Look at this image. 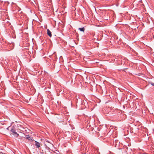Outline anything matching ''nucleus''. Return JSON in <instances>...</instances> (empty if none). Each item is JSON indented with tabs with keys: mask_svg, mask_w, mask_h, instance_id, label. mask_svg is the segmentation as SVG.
Segmentation results:
<instances>
[{
	"mask_svg": "<svg viewBox=\"0 0 154 154\" xmlns=\"http://www.w3.org/2000/svg\"><path fill=\"white\" fill-rule=\"evenodd\" d=\"M11 133L14 135V136L16 137H18L19 135V134H18L15 131L14 129L12 128L11 131Z\"/></svg>",
	"mask_w": 154,
	"mask_h": 154,
	"instance_id": "1",
	"label": "nucleus"
},
{
	"mask_svg": "<svg viewBox=\"0 0 154 154\" xmlns=\"http://www.w3.org/2000/svg\"><path fill=\"white\" fill-rule=\"evenodd\" d=\"M35 145L36 146V147L38 148H39L40 147V144L38 142L36 141H35Z\"/></svg>",
	"mask_w": 154,
	"mask_h": 154,
	"instance_id": "2",
	"label": "nucleus"
},
{
	"mask_svg": "<svg viewBox=\"0 0 154 154\" xmlns=\"http://www.w3.org/2000/svg\"><path fill=\"white\" fill-rule=\"evenodd\" d=\"M47 34L48 35H49L50 37L52 36V34L51 33V32L50 31V30L48 29L47 30Z\"/></svg>",
	"mask_w": 154,
	"mask_h": 154,
	"instance_id": "3",
	"label": "nucleus"
},
{
	"mask_svg": "<svg viewBox=\"0 0 154 154\" xmlns=\"http://www.w3.org/2000/svg\"><path fill=\"white\" fill-rule=\"evenodd\" d=\"M26 138L29 140H31L32 141L34 140L33 138L32 137H30L29 135H28Z\"/></svg>",
	"mask_w": 154,
	"mask_h": 154,
	"instance_id": "4",
	"label": "nucleus"
},
{
	"mask_svg": "<svg viewBox=\"0 0 154 154\" xmlns=\"http://www.w3.org/2000/svg\"><path fill=\"white\" fill-rule=\"evenodd\" d=\"M79 30L81 31L84 32L85 30V28L83 27L82 28H79Z\"/></svg>",
	"mask_w": 154,
	"mask_h": 154,
	"instance_id": "5",
	"label": "nucleus"
},
{
	"mask_svg": "<svg viewBox=\"0 0 154 154\" xmlns=\"http://www.w3.org/2000/svg\"><path fill=\"white\" fill-rule=\"evenodd\" d=\"M149 84H150L152 86H154V83H153V82H149Z\"/></svg>",
	"mask_w": 154,
	"mask_h": 154,
	"instance_id": "6",
	"label": "nucleus"
},
{
	"mask_svg": "<svg viewBox=\"0 0 154 154\" xmlns=\"http://www.w3.org/2000/svg\"><path fill=\"white\" fill-rule=\"evenodd\" d=\"M0 154H5V153H3L2 152H1L0 153Z\"/></svg>",
	"mask_w": 154,
	"mask_h": 154,
	"instance_id": "7",
	"label": "nucleus"
},
{
	"mask_svg": "<svg viewBox=\"0 0 154 154\" xmlns=\"http://www.w3.org/2000/svg\"><path fill=\"white\" fill-rule=\"evenodd\" d=\"M7 129H8V128H7Z\"/></svg>",
	"mask_w": 154,
	"mask_h": 154,
	"instance_id": "8",
	"label": "nucleus"
}]
</instances>
